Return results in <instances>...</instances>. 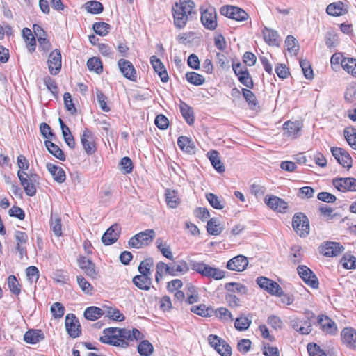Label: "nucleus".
<instances>
[{
	"label": "nucleus",
	"instance_id": "obj_57",
	"mask_svg": "<svg viewBox=\"0 0 356 356\" xmlns=\"http://www.w3.org/2000/svg\"><path fill=\"white\" fill-rule=\"evenodd\" d=\"M282 42V38L278 32L274 29H268V46L279 47Z\"/></svg>",
	"mask_w": 356,
	"mask_h": 356
},
{
	"label": "nucleus",
	"instance_id": "obj_54",
	"mask_svg": "<svg viewBox=\"0 0 356 356\" xmlns=\"http://www.w3.org/2000/svg\"><path fill=\"white\" fill-rule=\"evenodd\" d=\"M93 30L97 34L104 36L109 33L111 26L106 22H96L93 24Z\"/></svg>",
	"mask_w": 356,
	"mask_h": 356
},
{
	"label": "nucleus",
	"instance_id": "obj_2",
	"mask_svg": "<svg viewBox=\"0 0 356 356\" xmlns=\"http://www.w3.org/2000/svg\"><path fill=\"white\" fill-rule=\"evenodd\" d=\"M196 15L193 0H179L172 7L174 24L178 29L185 27L187 22Z\"/></svg>",
	"mask_w": 356,
	"mask_h": 356
},
{
	"label": "nucleus",
	"instance_id": "obj_5",
	"mask_svg": "<svg viewBox=\"0 0 356 356\" xmlns=\"http://www.w3.org/2000/svg\"><path fill=\"white\" fill-rule=\"evenodd\" d=\"M20 184L23 186L28 196H33L36 193V186L39 184V177L36 173L29 172L26 175L18 177Z\"/></svg>",
	"mask_w": 356,
	"mask_h": 356
},
{
	"label": "nucleus",
	"instance_id": "obj_6",
	"mask_svg": "<svg viewBox=\"0 0 356 356\" xmlns=\"http://www.w3.org/2000/svg\"><path fill=\"white\" fill-rule=\"evenodd\" d=\"M292 225L294 230L300 237H306L309 234V222L305 214L302 213L296 214L293 218Z\"/></svg>",
	"mask_w": 356,
	"mask_h": 356
},
{
	"label": "nucleus",
	"instance_id": "obj_43",
	"mask_svg": "<svg viewBox=\"0 0 356 356\" xmlns=\"http://www.w3.org/2000/svg\"><path fill=\"white\" fill-rule=\"evenodd\" d=\"M252 323L251 319L245 316H241L236 318L234 322L235 328L241 332L247 330Z\"/></svg>",
	"mask_w": 356,
	"mask_h": 356
},
{
	"label": "nucleus",
	"instance_id": "obj_28",
	"mask_svg": "<svg viewBox=\"0 0 356 356\" xmlns=\"http://www.w3.org/2000/svg\"><path fill=\"white\" fill-rule=\"evenodd\" d=\"M326 13L331 16H341L347 13V9L341 1L330 3L326 8Z\"/></svg>",
	"mask_w": 356,
	"mask_h": 356
},
{
	"label": "nucleus",
	"instance_id": "obj_40",
	"mask_svg": "<svg viewBox=\"0 0 356 356\" xmlns=\"http://www.w3.org/2000/svg\"><path fill=\"white\" fill-rule=\"evenodd\" d=\"M179 108L182 116L188 124H193L194 123V116L192 108L184 102L181 103Z\"/></svg>",
	"mask_w": 356,
	"mask_h": 356
},
{
	"label": "nucleus",
	"instance_id": "obj_17",
	"mask_svg": "<svg viewBox=\"0 0 356 356\" xmlns=\"http://www.w3.org/2000/svg\"><path fill=\"white\" fill-rule=\"evenodd\" d=\"M248 263L246 257L239 254L229 259L227 263L226 267L232 271L242 272L246 269Z\"/></svg>",
	"mask_w": 356,
	"mask_h": 356
},
{
	"label": "nucleus",
	"instance_id": "obj_22",
	"mask_svg": "<svg viewBox=\"0 0 356 356\" xmlns=\"http://www.w3.org/2000/svg\"><path fill=\"white\" fill-rule=\"evenodd\" d=\"M302 124L299 121H287L283 124L284 134L291 138H296L302 129Z\"/></svg>",
	"mask_w": 356,
	"mask_h": 356
},
{
	"label": "nucleus",
	"instance_id": "obj_36",
	"mask_svg": "<svg viewBox=\"0 0 356 356\" xmlns=\"http://www.w3.org/2000/svg\"><path fill=\"white\" fill-rule=\"evenodd\" d=\"M207 229L209 234L219 235L222 232V227L217 218H211L207 225Z\"/></svg>",
	"mask_w": 356,
	"mask_h": 356
},
{
	"label": "nucleus",
	"instance_id": "obj_29",
	"mask_svg": "<svg viewBox=\"0 0 356 356\" xmlns=\"http://www.w3.org/2000/svg\"><path fill=\"white\" fill-rule=\"evenodd\" d=\"M44 338V334L40 330H29L24 335V340L31 344H35Z\"/></svg>",
	"mask_w": 356,
	"mask_h": 356
},
{
	"label": "nucleus",
	"instance_id": "obj_14",
	"mask_svg": "<svg viewBox=\"0 0 356 356\" xmlns=\"http://www.w3.org/2000/svg\"><path fill=\"white\" fill-rule=\"evenodd\" d=\"M66 330L72 338H76L81 334L79 321L73 314H68L65 317V322Z\"/></svg>",
	"mask_w": 356,
	"mask_h": 356
},
{
	"label": "nucleus",
	"instance_id": "obj_62",
	"mask_svg": "<svg viewBox=\"0 0 356 356\" xmlns=\"http://www.w3.org/2000/svg\"><path fill=\"white\" fill-rule=\"evenodd\" d=\"M296 39L292 35H288L285 40V44L289 52L296 54L298 51V45Z\"/></svg>",
	"mask_w": 356,
	"mask_h": 356
},
{
	"label": "nucleus",
	"instance_id": "obj_52",
	"mask_svg": "<svg viewBox=\"0 0 356 356\" xmlns=\"http://www.w3.org/2000/svg\"><path fill=\"white\" fill-rule=\"evenodd\" d=\"M87 65L90 71H95L97 74H100L103 70L102 61L97 57H92L88 59Z\"/></svg>",
	"mask_w": 356,
	"mask_h": 356
},
{
	"label": "nucleus",
	"instance_id": "obj_56",
	"mask_svg": "<svg viewBox=\"0 0 356 356\" xmlns=\"http://www.w3.org/2000/svg\"><path fill=\"white\" fill-rule=\"evenodd\" d=\"M138 351L141 355L149 356L153 352V346L148 341L144 340L138 344Z\"/></svg>",
	"mask_w": 356,
	"mask_h": 356
},
{
	"label": "nucleus",
	"instance_id": "obj_7",
	"mask_svg": "<svg viewBox=\"0 0 356 356\" xmlns=\"http://www.w3.org/2000/svg\"><path fill=\"white\" fill-rule=\"evenodd\" d=\"M209 343L221 356H231L232 348L229 345L217 335L210 334L208 337Z\"/></svg>",
	"mask_w": 356,
	"mask_h": 356
},
{
	"label": "nucleus",
	"instance_id": "obj_8",
	"mask_svg": "<svg viewBox=\"0 0 356 356\" xmlns=\"http://www.w3.org/2000/svg\"><path fill=\"white\" fill-rule=\"evenodd\" d=\"M47 66L51 75H57L61 70L62 56L60 51L58 49L53 50L48 56Z\"/></svg>",
	"mask_w": 356,
	"mask_h": 356
},
{
	"label": "nucleus",
	"instance_id": "obj_50",
	"mask_svg": "<svg viewBox=\"0 0 356 356\" xmlns=\"http://www.w3.org/2000/svg\"><path fill=\"white\" fill-rule=\"evenodd\" d=\"M347 58L348 57H344L341 53L334 54L330 59L332 68L334 71H337L339 68V65H341V67H343V65L344 64L345 60H346Z\"/></svg>",
	"mask_w": 356,
	"mask_h": 356
},
{
	"label": "nucleus",
	"instance_id": "obj_19",
	"mask_svg": "<svg viewBox=\"0 0 356 356\" xmlns=\"http://www.w3.org/2000/svg\"><path fill=\"white\" fill-rule=\"evenodd\" d=\"M343 250V247L337 242H327L321 246V252L326 257H337Z\"/></svg>",
	"mask_w": 356,
	"mask_h": 356
},
{
	"label": "nucleus",
	"instance_id": "obj_4",
	"mask_svg": "<svg viewBox=\"0 0 356 356\" xmlns=\"http://www.w3.org/2000/svg\"><path fill=\"white\" fill-rule=\"evenodd\" d=\"M154 236L155 232L153 229H146L132 236L129 241V245L136 249L142 248L151 243Z\"/></svg>",
	"mask_w": 356,
	"mask_h": 356
},
{
	"label": "nucleus",
	"instance_id": "obj_30",
	"mask_svg": "<svg viewBox=\"0 0 356 356\" xmlns=\"http://www.w3.org/2000/svg\"><path fill=\"white\" fill-rule=\"evenodd\" d=\"M177 145L182 151L186 153H195V143L190 138H188L186 136L179 137L177 140Z\"/></svg>",
	"mask_w": 356,
	"mask_h": 356
},
{
	"label": "nucleus",
	"instance_id": "obj_15",
	"mask_svg": "<svg viewBox=\"0 0 356 356\" xmlns=\"http://www.w3.org/2000/svg\"><path fill=\"white\" fill-rule=\"evenodd\" d=\"M331 152L337 162L343 168L349 169L352 166V158L347 151L341 147H332Z\"/></svg>",
	"mask_w": 356,
	"mask_h": 356
},
{
	"label": "nucleus",
	"instance_id": "obj_11",
	"mask_svg": "<svg viewBox=\"0 0 356 356\" xmlns=\"http://www.w3.org/2000/svg\"><path fill=\"white\" fill-rule=\"evenodd\" d=\"M341 341L348 349L356 350V330L351 327H344L341 332Z\"/></svg>",
	"mask_w": 356,
	"mask_h": 356
},
{
	"label": "nucleus",
	"instance_id": "obj_39",
	"mask_svg": "<svg viewBox=\"0 0 356 356\" xmlns=\"http://www.w3.org/2000/svg\"><path fill=\"white\" fill-rule=\"evenodd\" d=\"M154 261L152 258H147L144 261H142L138 266V271L140 273V275L146 277H151V268L153 266Z\"/></svg>",
	"mask_w": 356,
	"mask_h": 356
},
{
	"label": "nucleus",
	"instance_id": "obj_24",
	"mask_svg": "<svg viewBox=\"0 0 356 356\" xmlns=\"http://www.w3.org/2000/svg\"><path fill=\"white\" fill-rule=\"evenodd\" d=\"M318 323L324 332L331 335H335L337 334V326L329 317L326 316H319Z\"/></svg>",
	"mask_w": 356,
	"mask_h": 356
},
{
	"label": "nucleus",
	"instance_id": "obj_26",
	"mask_svg": "<svg viewBox=\"0 0 356 356\" xmlns=\"http://www.w3.org/2000/svg\"><path fill=\"white\" fill-rule=\"evenodd\" d=\"M48 172L51 175L55 181L63 183L66 179V175L63 169L51 163L46 165Z\"/></svg>",
	"mask_w": 356,
	"mask_h": 356
},
{
	"label": "nucleus",
	"instance_id": "obj_32",
	"mask_svg": "<svg viewBox=\"0 0 356 356\" xmlns=\"http://www.w3.org/2000/svg\"><path fill=\"white\" fill-rule=\"evenodd\" d=\"M207 156L211 161L213 167L218 172H225V166L223 165L219 153L216 150L210 151L207 153Z\"/></svg>",
	"mask_w": 356,
	"mask_h": 356
},
{
	"label": "nucleus",
	"instance_id": "obj_46",
	"mask_svg": "<svg viewBox=\"0 0 356 356\" xmlns=\"http://www.w3.org/2000/svg\"><path fill=\"white\" fill-rule=\"evenodd\" d=\"M17 163L19 168V170L17 171V177H19V174L20 176H24L29 173L26 172L29 168V163L24 155L20 154L17 156Z\"/></svg>",
	"mask_w": 356,
	"mask_h": 356
},
{
	"label": "nucleus",
	"instance_id": "obj_38",
	"mask_svg": "<svg viewBox=\"0 0 356 356\" xmlns=\"http://www.w3.org/2000/svg\"><path fill=\"white\" fill-rule=\"evenodd\" d=\"M45 146L49 153L54 155L56 158L63 161L65 160V156L63 152L58 145L49 140H47L45 141Z\"/></svg>",
	"mask_w": 356,
	"mask_h": 356
},
{
	"label": "nucleus",
	"instance_id": "obj_60",
	"mask_svg": "<svg viewBox=\"0 0 356 356\" xmlns=\"http://www.w3.org/2000/svg\"><path fill=\"white\" fill-rule=\"evenodd\" d=\"M165 274L169 275V265L162 261L157 263L156 266V281L159 282V279Z\"/></svg>",
	"mask_w": 356,
	"mask_h": 356
},
{
	"label": "nucleus",
	"instance_id": "obj_35",
	"mask_svg": "<svg viewBox=\"0 0 356 356\" xmlns=\"http://www.w3.org/2000/svg\"><path fill=\"white\" fill-rule=\"evenodd\" d=\"M166 203L170 208H176L180 203V198L177 191L168 189L165 191Z\"/></svg>",
	"mask_w": 356,
	"mask_h": 356
},
{
	"label": "nucleus",
	"instance_id": "obj_42",
	"mask_svg": "<svg viewBox=\"0 0 356 356\" xmlns=\"http://www.w3.org/2000/svg\"><path fill=\"white\" fill-rule=\"evenodd\" d=\"M22 35L26 40L29 51L30 52L34 51L35 49L36 41L31 31L28 28H24L22 30Z\"/></svg>",
	"mask_w": 356,
	"mask_h": 356
},
{
	"label": "nucleus",
	"instance_id": "obj_27",
	"mask_svg": "<svg viewBox=\"0 0 356 356\" xmlns=\"http://www.w3.org/2000/svg\"><path fill=\"white\" fill-rule=\"evenodd\" d=\"M268 207L280 213H285L287 210V203L277 196H268Z\"/></svg>",
	"mask_w": 356,
	"mask_h": 356
},
{
	"label": "nucleus",
	"instance_id": "obj_3",
	"mask_svg": "<svg viewBox=\"0 0 356 356\" xmlns=\"http://www.w3.org/2000/svg\"><path fill=\"white\" fill-rule=\"evenodd\" d=\"M191 268L193 270L200 273L204 277L213 278L216 280H222L225 277L224 270L211 266L203 261H191Z\"/></svg>",
	"mask_w": 356,
	"mask_h": 356
},
{
	"label": "nucleus",
	"instance_id": "obj_49",
	"mask_svg": "<svg viewBox=\"0 0 356 356\" xmlns=\"http://www.w3.org/2000/svg\"><path fill=\"white\" fill-rule=\"evenodd\" d=\"M341 264L346 269H355L356 268V257L351 254H345L341 260Z\"/></svg>",
	"mask_w": 356,
	"mask_h": 356
},
{
	"label": "nucleus",
	"instance_id": "obj_33",
	"mask_svg": "<svg viewBox=\"0 0 356 356\" xmlns=\"http://www.w3.org/2000/svg\"><path fill=\"white\" fill-rule=\"evenodd\" d=\"M189 270V267L185 261H181L178 264L169 265V275L177 276L179 274H184Z\"/></svg>",
	"mask_w": 356,
	"mask_h": 356
},
{
	"label": "nucleus",
	"instance_id": "obj_34",
	"mask_svg": "<svg viewBox=\"0 0 356 356\" xmlns=\"http://www.w3.org/2000/svg\"><path fill=\"white\" fill-rule=\"evenodd\" d=\"M15 238L16 241V249L21 254H23L26 252L24 245L27 242L28 236L25 232L17 230L15 232Z\"/></svg>",
	"mask_w": 356,
	"mask_h": 356
},
{
	"label": "nucleus",
	"instance_id": "obj_53",
	"mask_svg": "<svg viewBox=\"0 0 356 356\" xmlns=\"http://www.w3.org/2000/svg\"><path fill=\"white\" fill-rule=\"evenodd\" d=\"M344 136L349 145L356 150V129L347 128L344 130Z\"/></svg>",
	"mask_w": 356,
	"mask_h": 356
},
{
	"label": "nucleus",
	"instance_id": "obj_31",
	"mask_svg": "<svg viewBox=\"0 0 356 356\" xmlns=\"http://www.w3.org/2000/svg\"><path fill=\"white\" fill-rule=\"evenodd\" d=\"M133 283L139 289L148 291L152 285V278L143 275H136L133 278Z\"/></svg>",
	"mask_w": 356,
	"mask_h": 356
},
{
	"label": "nucleus",
	"instance_id": "obj_21",
	"mask_svg": "<svg viewBox=\"0 0 356 356\" xmlns=\"http://www.w3.org/2000/svg\"><path fill=\"white\" fill-rule=\"evenodd\" d=\"M120 232V225L118 224H113L103 234L102 237V243L106 245L114 243L118 240Z\"/></svg>",
	"mask_w": 356,
	"mask_h": 356
},
{
	"label": "nucleus",
	"instance_id": "obj_61",
	"mask_svg": "<svg viewBox=\"0 0 356 356\" xmlns=\"http://www.w3.org/2000/svg\"><path fill=\"white\" fill-rule=\"evenodd\" d=\"M300 65L305 77L307 79H312L314 78V73L309 62L307 60H300Z\"/></svg>",
	"mask_w": 356,
	"mask_h": 356
},
{
	"label": "nucleus",
	"instance_id": "obj_58",
	"mask_svg": "<svg viewBox=\"0 0 356 356\" xmlns=\"http://www.w3.org/2000/svg\"><path fill=\"white\" fill-rule=\"evenodd\" d=\"M76 280L83 293L86 294H92L93 286L82 275H78Z\"/></svg>",
	"mask_w": 356,
	"mask_h": 356
},
{
	"label": "nucleus",
	"instance_id": "obj_23",
	"mask_svg": "<svg viewBox=\"0 0 356 356\" xmlns=\"http://www.w3.org/2000/svg\"><path fill=\"white\" fill-rule=\"evenodd\" d=\"M81 142L88 154H91L95 152L96 148L93 140L92 134L88 129H85L83 131L81 137Z\"/></svg>",
	"mask_w": 356,
	"mask_h": 356
},
{
	"label": "nucleus",
	"instance_id": "obj_63",
	"mask_svg": "<svg viewBox=\"0 0 356 356\" xmlns=\"http://www.w3.org/2000/svg\"><path fill=\"white\" fill-rule=\"evenodd\" d=\"M186 294H187V300L186 302L188 304H193L194 302H197L198 301V293L195 290V287L191 284H188L186 286Z\"/></svg>",
	"mask_w": 356,
	"mask_h": 356
},
{
	"label": "nucleus",
	"instance_id": "obj_18",
	"mask_svg": "<svg viewBox=\"0 0 356 356\" xmlns=\"http://www.w3.org/2000/svg\"><path fill=\"white\" fill-rule=\"evenodd\" d=\"M291 326L302 334H308L312 332V323L308 318H294L290 321Z\"/></svg>",
	"mask_w": 356,
	"mask_h": 356
},
{
	"label": "nucleus",
	"instance_id": "obj_45",
	"mask_svg": "<svg viewBox=\"0 0 356 356\" xmlns=\"http://www.w3.org/2000/svg\"><path fill=\"white\" fill-rule=\"evenodd\" d=\"M104 314L109 318L118 321H122L124 320V316L118 309L105 307H104Z\"/></svg>",
	"mask_w": 356,
	"mask_h": 356
},
{
	"label": "nucleus",
	"instance_id": "obj_37",
	"mask_svg": "<svg viewBox=\"0 0 356 356\" xmlns=\"http://www.w3.org/2000/svg\"><path fill=\"white\" fill-rule=\"evenodd\" d=\"M104 314V309L95 306L88 307L84 312L85 318L90 321H95Z\"/></svg>",
	"mask_w": 356,
	"mask_h": 356
},
{
	"label": "nucleus",
	"instance_id": "obj_25",
	"mask_svg": "<svg viewBox=\"0 0 356 356\" xmlns=\"http://www.w3.org/2000/svg\"><path fill=\"white\" fill-rule=\"evenodd\" d=\"M150 63L154 70L158 74L161 80L165 83L168 81V74L163 63L156 56H152L150 58Z\"/></svg>",
	"mask_w": 356,
	"mask_h": 356
},
{
	"label": "nucleus",
	"instance_id": "obj_12",
	"mask_svg": "<svg viewBox=\"0 0 356 356\" xmlns=\"http://www.w3.org/2000/svg\"><path fill=\"white\" fill-rule=\"evenodd\" d=\"M297 271L305 284L313 289H317L318 287L319 284L318 278L307 266H299L297 268Z\"/></svg>",
	"mask_w": 356,
	"mask_h": 356
},
{
	"label": "nucleus",
	"instance_id": "obj_13",
	"mask_svg": "<svg viewBox=\"0 0 356 356\" xmlns=\"http://www.w3.org/2000/svg\"><path fill=\"white\" fill-rule=\"evenodd\" d=\"M201 22L206 29L214 30L217 26V15L215 8L210 7L202 11Z\"/></svg>",
	"mask_w": 356,
	"mask_h": 356
},
{
	"label": "nucleus",
	"instance_id": "obj_48",
	"mask_svg": "<svg viewBox=\"0 0 356 356\" xmlns=\"http://www.w3.org/2000/svg\"><path fill=\"white\" fill-rule=\"evenodd\" d=\"M342 68L348 74L356 78V58H347Z\"/></svg>",
	"mask_w": 356,
	"mask_h": 356
},
{
	"label": "nucleus",
	"instance_id": "obj_9",
	"mask_svg": "<svg viewBox=\"0 0 356 356\" xmlns=\"http://www.w3.org/2000/svg\"><path fill=\"white\" fill-rule=\"evenodd\" d=\"M220 13L238 22H242L248 19V15L243 9L233 6H225L220 8Z\"/></svg>",
	"mask_w": 356,
	"mask_h": 356
},
{
	"label": "nucleus",
	"instance_id": "obj_20",
	"mask_svg": "<svg viewBox=\"0 0 356 356\" xmlns=\"http://www.w3.org/2000/svg\"><path fill=\"white\" fill-rule=\"evenodd\" d=\"M78 264L88 277L93 280L99 277L95 265L90 260L84 257H80L78 260Z\"/></svg>",
	"mask_w": 356,
	"mask_h": 356
},
{
	"label": "nucleus",
	"instance_id": "obj_47",
	"mask_svg": "<svg viewBox=\"0 0 356 356\" xmlns=\"http://www.w3.org/2000/svg\"><path fill=\"white\" fill-rule=\"evenodd\" d=\"M186 79L190 83L195 86H201L205 82L204 77L195 72H187Z\"/></svg>",
	"mask_w": 356,
	"mask_h": 356
},
{
	"label": "nucleus",
	"instance_id": "obj_44",
	"mask_svg": "<svg viewBox=\"0 0 356 356\" xmlns=\"http://www.w3.org/2000/svg\"><path fill=\"white\" fill-rule=\"evenodd\" d=\"M207 200L209 204L216 209H222L225 207V201L213 193L206 195Z\"/></svg>",
	"mask_w": 356,
	"mask_h": 356
},
{
	"label": "nucleus",
	"instance_id": "obj_55",
	"mask_svg": "<svg viewBox=\"0 0 356 356\" xmlns=\"http://www.w3.org/2000/svg\"><path fill=\"white\" fill-rule=\"evenodd\" d=\"M191 312L201 316L202 317H207L211 315L212 309L207 307L205 305H193L191 308Z\"/></svg>",
	"mask_w": 356,
	"mask_h": 356
},
{
	"label": "nucleus",
	"instance_id": "obj_59",
	"mask_svg": "<svg viewBox=\"0 0 356 356\" xmlns=\"http://www.w3.org/2000/svg\"><path fill=\"white\" fill-rule=\"evenodd\" d=\"M86 9L92 14H99L103 11V6L99 1H91L86 3Z\"/></svg>",
	"mask_w": 356,
	"mask_h": 356
},
{
	"label": "nucleus",
	"instance_id": "obj_41",
	"mask_svg": "<svg viewBox=\"0 0 356 356\" xmlns=\"http://www.w3.org/2000/svg\"><path fill=\"white\" fill-rule=\"evenodd\" d=\"M156 245L157 248L160 250L162 254L168 259L173 260V254L171 249L166 243L163 242V240L159 238L156 241Z\"/></svg>",
	"mask_w": 356,
	"mask_h": 356
},
{
	"label": "nucleus",
	"instance_id": "obj_64",
	"mask_svg": "<svg viewBox=\"0 0 356 356\" xmlns=\"http://www.w3.org/2000/svg\"><path fill=\"white\" fill-rule=\"evenodd\" d=\"M216 316L224 322H230L233 320L232 313L225 307H220L216 310Z\"/></svg>",
	"mask_w": 356,
	"mask_h": 356
},
{
	"label": "nucleus",
	"instance_id": "obj_10",
	"mask_svg": "<svg viewBox=\"0 0 356 356\" xmlns=\"http://www.w3.org/2000/svg\"><path fill=\"white\" fill-rule=\"evenodd\" d=\"M332 184L341 192H356V178L354 177L334 178Z\"/></svg>",
	"mask_w": 356,
	"mask_h": 356
},
{
	"label": "nucleus",
	"instance_id": "obj_16",
	"mask_svg": "<svg viewBox=\"0 0 356 356\" xmlns=\"http://www.w3.org/2000/svg\"><path fill=\"white\" fill-rule=\"evenodd\" d=\"M118 65L120 71L125 78L131 81H136V71L130 61L122 58L118 60Z\"/></svg>",
	"mask_w": 356,
	"mask_h": 356
},
{
	"label": "nucleus",
	"instance_id": "obj_51",
	"mask_svg": "<svg viewBox=\"0 0 356 356\" xmlns=\"http://www.w3.org/2000/svg\"><path fill=\"white\" fill-rule=\"evenodd\" d=\"M251 193L255 195L257 199L263 197V200L267 204V195H264L266 188L260 184H254L250 188Z\"/></svg>",
	"mask_w": 356,
	"mask_h": 356
},
{
	"label": "nucleus",
	"instance_id": "obj_1",
	"mask_svg": "<svg viewBox=\"0 0 356 356\" xmlns=\"http://www.w3.org/2000/svg\"><path fill=\"white\" fill-rule=\"evenodd\" d=\"M143 338L141 332L134 328L131 332L127 329L110 327L105 329L103 335L100 337V341L104 343L113 345L121 348H127L129 341L134 339L140 340Z\"/></svg>",
	"mask_w": 356,
	"mask_h": 356
}]
</instances>
